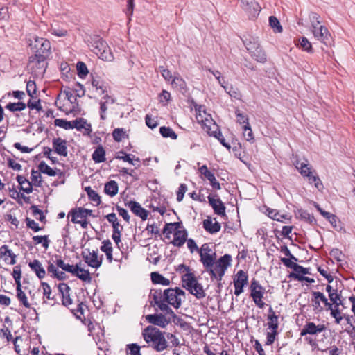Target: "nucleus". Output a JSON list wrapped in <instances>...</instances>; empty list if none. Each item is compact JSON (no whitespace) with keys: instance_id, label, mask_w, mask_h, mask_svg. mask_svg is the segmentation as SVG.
<instances>
[{"instance_id":"1","label":"nucleus","mask_w":355,"mask_h":355,"mask_svg":"<svg viewBox=\"0 0 355 355\" xmlns=\"http://www.w3.org/2000/svg\"><path fill=\"white\" fill-rule=\"evenodd\" d=\"M184 295V291L178 287L167 288L163 291L161 289H152L150 293V297L154 301L153 306H157L160 311L173 318L176 317V315L170 306L179 309Z\"/></svg>"},{"instance_id":"2","label":"nucleus","mask_w":355,"mask_h":355,"mask_svg":"<svg viewBox=\"0 0 355 355\" xmlns=\"http://www.w3.org/2000/svg\"><path fill=\"white\" fill-rule=\"evenodd\" d=\"M142 336L148 346L157 352H163L168 347L164 332L153 326L146 327L142 331Z\"/></svg>"},{"instance_id":"3","label":"nucleus","mask_w":355,"mask_h":355,"mask_svg":"<svg viewBox=\"0 0 355 355\" xmlns=\"http://www.w3.org/2000/svg\"><path fill=\"white\" fill-rule=\"evenodd\" d=\"M26 44L33 55L49 57L52 53L51 42L32 33L26 34Z\"/></svg>"},{"instance_id":"4","label":"nucleus","mask_w":355,"mask_h":355,"mask_svg":"<svg viewBox=\"0 0 355 355\" xmlns=\"http://www.w3.org/2000/svg\"><path fill=\"white\" fill-rule=\"evenodd\" d=\"M195 110L196 112V120L202 128L209 135H216L215 134L219 128L213 120L211 116L206 112L202 105L196 106Z\"/></svg>"},{"instance_id":"5","label":"nucleus","mask_w":355,"mask_h":355,"mask_svg":"<svg viewBox=\"0 0 355 355\" xmlns=\"http://www.w3.org/2000/svg\"><path fill=\"white\" fill-rule=\"evenodd\" d=\"M88 46L99 58L103 60L112 61L114 58L107 43L98 36L90 37L87 40Z\"/></svg>"},{"instance_id":"6","label":"nucleus","mask_w":355,"mask_h":355,"mask_svg":"<svg viewBox=\"0 0 355 355\" xmlns=\"http://www.w3.org/2000/svg\"><path fill=\"white\" fill-rule=\"evenodd\" d=\"M232 257L230 254H225L220 257L217 261H214V264L210 268H205L211 277V279L221 281L227 268L230 266Z\"/></svg>"},{"instance_id":"7","label":"nucleus","mask_w":355,"mask_h":355,"mask_svg":"<svg viewBox=\"0 0 355 355\" xmlns=\"http://www.w3.org/2000/svg\"><path fill=\"white\" fill-rule=\"evenodd\" d=\"M182 286L191 295H193L198 299H202L205 297V292L202 286L200 284L194 274L187 272L182 277Z\"/></svg>"},{"instance_id":"8","label":"nucleus","mask_w":355,"mask_h":355,"mask_svg":"<svg viewBox=\"0 0 355 355\" xmlns=\"http://www.w3.org/2000/svg\"><path fill=\"white\" fill-rule=\"evenodd\" d=\"M243 44L250 55L256 61L260 63H265L267 60V56L261 48L258 37H249L243 40Z\"/></svg>"},{"instance_id":"9","label":"nucleus","mask_w":355,"mask_h":355,"mask_svg":"<svg viewBox=\"0 0 355 355\" xmlns=\"http://www.w3.org/2000/svg\"><path fill=\"white\" fill-rule=\"evenodd\" d=\"M48 56L32 55L28 58V69L37 77H42L47 67Z\"/></svg>"},{"instance_id":"10","label":"nucleus","mask_w":355,"mask_h":355,"mask_svg":"<svg viewBox=\"0 0 355 355\" xmlns=\"http://www.w3.org/2000/svg\"><path fill=\"white\" fill-rule=\"evenodd\" d=\"M92 210L78 207L72 209L69 215L71 216V222L73 223L80 224L83 229H87L89 225L87 218L89 216H92Z\"/></svg>"},{"instance_id":"11","label":"nucleus","mask_w":355,"mask_h":355,"mask_svg":"<svg viewBox=\"0 0 355 355\" xmlns=\"http://www.w3.org/2000/svg\"><path fill=\"white\" fill-rule=\"evenodd\" d=\"M252 297L254 304L260 309H262L265 306V303L263 301L265 288L261 286L258 281L253 279L251 282L250 287Z\"/></svg>"},{"instance_id":"12","label":"nucleus","mask_w":355,"mask_h":355,"mask_svg":"<svg viewBox=\"0 0 355 355\" xmlns=\"http://www.w3.org/2000/svg\"><path fill=\"white\" fill-rule=\"evenodd\" d=\"M200 261L203 267L210 268L214 264L216 254L214 252L208 243H204L199 250Z\"/></svg>"},{"instance_id":"13","label":"nucleus","mask_w":355,"mask_h":355,"mask_svg":"<svg viewBox=\"0 0 355 355\" xmlns=\"http://www.w3.org/2000/svg\"><path fill=\"white\" fill-rule=\"evenodd\" d=\"M26 92L30 97L27 102V106L31 110H39L40 108V99L38 98L37 87L34 81L30 80L27 83Z\"/></svg>"},{"instance_id":"14","label":"nucleus","mask_w":355,"mask_h":355,"mask_svg":"<svg viewBox=\"0 0 355 355\" xmlns=\"http://www.w3.org/2000/svg\"><path fill=\"white\" fill-rule=\"evenodd\" d=\"M312 295L311 305L315 312L320 313L323 311L324 308L321 306V302L323 303L326 310L331 308V303L328 302L327 298L322 293L313 291Z\"/></svg>"},{"instance_id":"15","label":"nucleus","mask_w":355,"mask_h":355,"mask_svg":"<svg viewBox=\"0 0 355 355\" xmlns=\"http://www.w3.org/2000/svg\"><path fill=\"white\" fill-rule=\"evenodd\" d=\"M312 32L314 37L321 42L328 45L331 42V35L328 29L324 26H318L314 21L312 22Z\"/></svg>"},{"instance_id":"16","label":"nucleus","mask_w":355,"mask_h":355,"mask_svg":"<svg viewBox=\"0 0 355 355\" xmlns=\"http://www.w3.org/2000/svg\"><path fill=\"white\" fill-rule=\"evenodd\" d=\"M82 256L87 265L94 268H98L102 263L101 258L98 256V251H90L89 249H85L82 252Z\"/></svg>"},{"instance_id":"17","label":"nucleus","mask_w":355,"mask_h":355,"mask_svg":"<svg viewBox=\"0 0 355 355\" xmlns=\"http://www.w3.org/2000/svg\"><path fill=\"white\" fill-rule=\"evenodd\" d=\"M54 124L55 126L62 128L65 130L76 128L77 130H80L81 129L85 128L86 122L82 119H76L72 121H67L62 119H56L54 121Z\"/></svg>"},{"instance_id":"18","label":"nucleus","mask_w":355,"mask_h":355,"mask_svg":"<svg viewBox=\"0 0 355 355\" xmlns=\"http://www.w3.org/2000/svg\"><path fill=\"white\" fill-rule=\"evenodd\" d=\"M241 8L252 17H256L261 11L259 3L255 0H240Z\"/></svg>"},{"instance_id":"19","label":"nucleus","mask_w":355,"mask_h":355,"mask_svg":"<svg viewBox=\"0 0 355 355\" xmlns=\"http://www.w3.org/2000/svg\"><path fill=\"white\" fill-rule=\"evenodd\" d=\"M248 277L245 272L240 270L234 279V294L239 296L243 291V287L248 283Z\"/></svg>"},{"instance_id":"20","label":"nucleus","mask_w":355,"mask_h":355,"mask_svg":"<svg viewBox=\"0 0 355 355\" xmlns=\"http://www.w3.org/2000/svg\"><path fill=\"white\" fill-rule=\"evenodd\" d=\"M326 329V327L324 324H318L316 325L313 322H307L302 329L300 332V336H303L306 334L311 335H316L320 333H322Z\"/></svg>"},{"instance_id":"21","label":"nucleus","mask_w":355,"mask_h":355,"mask_svg":"<svg viewBox=\"0 0 355 355\" xmlns=\"http://www.w3.org/2000/svg\"><path fill=\"white\" fill-rule=\"evenodd\" d=\"M125 205L134 213L137 216L141 218L143 220L147 219L148 212L145 209L141 207L140 204L136 201H129L125 203Z\"/></svg>"},{"instance_id":"22","label":"nucleus","mask_w":355,"mask_h":355,"mask_svg":"<svg viewBox=\"0 0 355 355\" xmlns=\"http://www.w3.org/2000/svg\"><path fill=\"white\" fill-rule=\"evenodd\" d=\"M53 149L58 155L63 157L67 155V141L60 137L53 138L52 140Z\"/></svg>"},{"instance_id":"23","label":"nucleus","mask_w":355,"mask_h":355,"mask_svg":"<svg viewBox=\"0 0 355 355\" xmlns=\"http://www.w3.org/2000/svg\"><path fill=\"white\" fill-rule=\"evenodd\" d=\"M208 200L215 214L218 216L225 215V207L220 199L209 196Z\"/></svg>"},{"instance_id":"24","label":"nucleus","mask_w":355,"mask_h":355,"mask_svg":"<svg viewBox=\"0 0 355 355\" xmlns=\"http://www.w3.org/2000/svg\"><path fill=\"white\" fill-rule=\"evenodd\" d=\"M200 173L203 175L210 182L211 187L217 190L220 189V183L215 178L214 173H212L207 168L206 165L202 166L199 168Z\"/></svg>"},{"instance_id":"25","label":"nucleus","mask_w":355,"mask_h":355,"mask_svg":"<svg viewBox=\"0 0 355 355\" xmlns=\"http://www.w3.org/2000/svg\"><path fill=\"white\" fill-rule=\"evenodd\" d=\"M146 319L150 324L157 325L161 327H165L168 324V321L162 314L148 315H147Z\"/></svg>"},{"instance_id":"26","label":"nucleus","mask_w":355,"mask_h":355,"mask_svg":"<svg viewBox=\"0 0 355 355\" xmlns=\"http://www.w3.org/2000/svg\"><path fill=\"white\" fill-rule=\"evenodd\" d=\"M115 103V100L106 94L100 102V114L101 119L105 120L106 119L105 112L108 109V105H113Z\"/></svg>"},{"instance_id":"27","label":"nucleus","mask_w":355,"mask_h":355,"mask_svg":"<svg viewBox=\"0 0 355 355\" xmlns=\"http://www.w3.org/2000/svg\"><path fill=\"white\" fill-rule=\"evenodd\" d=\"M187 232L186 230H180L174 232L172 243L175 246L181 247L184 245L187 238Z\"/></svg>"},{"instance_id":"28","label":"nucleus","mask_w":355,"mask_h":355,"mask_svg":"<svg viewBox=\"0 0 355 355\" xmlns=\"http://www.w3.org/2000/svg\"><path fill=\"white\" fill-rule=\"evenodd\" d=\"M203 227L211 234H215L220 230V224L214 219V222L211 219H205L203 221Z\"/></svg>"},{"instance_id":"29","label":"nucleus","mask_w":355,"mask_h":355,"mask_svg":"<svg viewBox=\"0 0 355 355\" xmlns=\"http://www.w3.org/2000/svg\"><path fill=\"white\" fill-rule=\"evenodd\" d=\"M13 278L17 284V297L19 301H22V290L21 284V268L20 266H15L12 272Z\"/></svg>"},{"instance_id":"30","label":"nucleus","mask_w":355,"mask_h":355,"mask_svg":"<svg viewBox=\"0 0 355 355\" xmlns=\"http://www.w3.org/2000/svg\"><path fill=\"white\" fill-rule=\"evenodd\" d=\"M295 168L300 172L302 176L304 177L305 175H308L309 173L312 171L311 167L310 166L309 162L307 159H305L304 162H300L299 160H296L294 163Z\"/></svg>"},{"instance_id":"31","label":"nucleus","mask_w":355,"mask_h":355,"mask_svg":"<svg viewBox=\"0 0 355 355\" xmlns=\"http://www.w3.org/2000/svg\"><path fill=\"white\" fill-rule=\"evenodd\" d=\"M268 327L270 331H277L279 327L278 316L271 307L269 309V314L268 315Z\"/></svg>"},{"instance_id":"32","label":"nucleus","mask_w":355,"mask_h":355,"mask_svg":"<svg viewBox=\"0 0 355 355\" xmlns=\"http://www.w3.org/2000/svg\"><path fill=\"white\" fill-rule=\"evenodd\" d=\"M304 178H306L310 184L313 183L318 190L320 191L323 189L322 182L317 175L315 171L312 170L308 175H305Z\"/></svg>"},{"instance_id":"33","label":"nucleus","mask_w":355,"mask_h":355,"mask_svg":"<svg viewBox=\"0 0 355 355\" xmlns=\"http://www.w3.org/2000/svg\"><path fill=\"white\" fill-rule=\"evenodd\" d=\"M93 161L95 163L104 162L105 159V150L102 146H98L92 155Z\"/></svg>"},{"instance_id":"34","label":"nucleus","mask_w":355,"mask_h":355,"mask_svg":"<svg viewBox=\"0 0 355 355\" xmlns=\"http://www.w3.org/2000/svg\"><path fill=\"white\" fill-rule=\"evenodd\" d=\"M315 207L320 214L331 223L333 227L337 228L338 218L336 215L323 210L318 205H316Z\"/></svg>"},{"instance_id":"35","label":"nucleus","mask_w":355,"mask_h":355,"mask_svg":"<svg viewBox=\"0 0 355 355\" xmlns=\"http://www.w3.org/2000/svg\"><path fill=\"white\" fill-rule=\"evenodd\" d=\"M268 216L277 221H279L282 223H287L291 220V216L286 214H280L277 210H270L268 211Z\"/></svg>"},{"instance_id":"36","label":"nucleus","mask_w":355,"mask_h":355,"mask_svg":"<svg viewBox=\"0 0 355 355\" xmlns=\"http://www.w3.org/2000/svg\"><path fill=\"white\" fill-rule=\"evenodd\" d=\"M38 169L40 173L48 175L49 176H55L60 173L58 169H53L48 166L44 162H41L38 165Z\"/></svg>"},{"instance_id":"37","label":"nucleus","mask_w":355,"mask_h":355,"mask_svg":"<svg viewBox=\"0 0 355 355\" xmlns=\"http://www.w3.org/2000/svg\"><path fill=\"white\" fill-rule=\"evenodd\" d=\"M0 254L1 257H4L5 261L10 264L15 263V255L8 248L6 245H3L0 248Z\"/></svg>"},{"instance_id":"38","label":"nucleus","mask_w":355,"mask_h":355,"mask_svg":"<svg viewBox=\"0 0 355 355\" xmlns=\"http://www.w3.org/2000/svg\"><path fill=\"white\" fill-rule=\"evenodd\" d=\"M118 184L114 180H110L105 184L104 191L110 197L116 196L118 193Z\"/></svg>"},{"instance_id":"39","label":"nucleus","mask_w":355,"mask_h":355,"mask_svg":"<svg viewBox=\"0 0 355 355\" xmlns=\"http://www.w3.org/2000/svg\"><path fill=\"white\" fill-rule=\"evenodd\" d=\"M152 282L155 284H161L162 286H168L170 280L157 272H153L150 274Z\"/></svg>"},{"instance_id":"40","label":"nucleus","mask_w":355,"mask_h":355,"mask_svg":"<svg viewBox=\"0 0 355 355\" xmlns=\"http://www.w3.org/2000/svg\"><path fill=\"white\" fill-rule=\"evenodd\" d=\"M31 268L36 273L37 276L40 279H42L45 277L46 272L44 268L42 266L40 262L37 260H34L29 263Z\"/></svg>"},{"instance_id":"41","label":"nucleus","mask_w":355,"mask_h":355,"mask_svg":"<svg viewBox=\"0 0 355 355\" xmlns=\"http://www.w3.org/2000/svg\"><path fill=\"white\" fill-rule=\"evenodd\" d=\"M171 85L173 87L178 89L180 91L184 90L187 87L186 82L180 76H174L171 82Z\"/></svg>"},{"instance_id":"42","label":"nucleus","mask_w":355,"mask_h":355,"mask_svg":"<svg viewBox=\"0 0 355 355\" xmlns=\"http://www.w3.org/2000/svg\"><path fill=\"white\" fill-rule=\"evenodd\" d=\"M73 275H76L83 282H86L89 283L92 280L90 274L88 270L79 268L78 266L76 268V272L73 273Z\"/></svg>"},{"instance_id":"43","label":"nucleus","mask_w":355,"mask_h":355,"mask_svg":"<svg viewBox=\"0 0 355 355\" xmlns=\"http://www.w3.org/2000/svg\"><path fill=\"white\" fill-rule=\"evenodd\" d=\"M33 240L34 241L35 245L42 244L45 250L49 248L50 241L49 239V236H34L33 237Z\"/></svg>"},{"instance_id":"44","label":"nucleus","mask_w":355,"mask_h":355,"mask_svg":"<svg viewBox=\"0 0 355 355\" xmlns=\"http://www.w3.org/2000/svg\"><path fill=\"white\" fill-rule=\"evenodd\" d=\"M49 31L53 35L57 37H64L67 35L66 29L59 27L57 24H51Z\"/></svg>"},{"instance_id":"45","label":"nucleus","mask_w":355,"mask_h":355,"mask_svg":"<svg viewBox=\"0 0 355 355\" xmlns=\"http://www.w3.org/2000/svg\"><path fill=\"white\" fill-rule=\"evenodd\" d=\"M92 86L98 95H102L106 92L105 85L97 79L92 80Z\"/></svg>"},{"instance_id":"46","label":"nucleus","mask_w":355,"mask_h":355,"mask_svg":"<svg viewBox=\"0 0 355 355\" xmlns=\"http://www.w3.org/2000/svg\"><path fill=\"white\" fill-rule=\"evenodd\" d=\"M159 132L164 137H170L173 139H176L178 137L176 133L169 127H161L159 128Z\"/></svg>"},{"instance_id":"47","label":"nucleus","mask_w":355,"mask_h":355,"mask_svg":"<svg viewBox=\"0 0 355 355\" xmlns=\"http://www.w3.org/2000/svg\"><path fill=\"white\" fill-rule=\"evenodd\" d=\"M85 191L90 200L96 203V205L100 204L101 198L94 190H93L90 187H88L85 188Z\"/></svg>"},{"instance_id":"48","label":"nucleus","mask_w":355,"mask_h":355,"mask_svg":"<svg viewBox=\"0 0 355 355\" xmlns=\"http://www.w3.org/2000/svg\"><path fill=\"white\" fill-rule=\"evenodd\" d=\"M329 297L331 302L330 303L333 304L334 306H339L340 304H342L340 294L338 293V290L335 291L332 293H330V295H329Z\"/></svg>"},{"instance_id":"49","label":"nucleus","mask_w":355,"mask_h":355,"mask_svg":"<svg viewBox=\"0 0 355 355\" xmlns=\"http://www.w3.org/2000/svg\"><path fill=\"white\" fill-rule=\"evenodd\" d=\"M339 306H334L333 304H331V308L327 309V311H331V315L335 319V321L337 324H340L343 317L341 316V313L338 310Z\"/></svg>"},{"instance_id":"50","label":"nucleus","mask_w":355,"mask_h":355,"mask_svg":"<svg viewBox=\"0 0 355 355\" xmlns=\"http://www.w3.org/2000/svg\"><path fill=\"white\" fill-rule=\"evenodd\" d=\"M269 24L275 32L281 33L282 31V26L276 17L270 16L269 17Z\"/></svg>"},{"instance_id":"51","label":"nucleus","mask_w":355,"mask_h":355,"mask_svg":"<svg viewBox=\"0 0 355 355\" xmlns=\"http://www.w3.org/2000/svg\"><path fill=\"white\" fill-rule=\"evenodd\" d=\"M300 46L304 51L308 53H313L312 45L307 38L302 37L300 40Z\"/></svg>"},{"instance_id":"52","label":"nucleus","mask_w":355,"mask_h":355,"mask_svg":"<svg viewBox=\"0 0 355 355\" xmlns=\"http://www.w3.org/2000/svg\"><path fill=\"white\" fill-rule=\"evenodd\" d=\"M243 137L248 141L254 140L252 130L250 126V124L245 125L243 127Z\"/></svg>"},{"instance_id":"53","label":"nucleus","mask_w":355,"mask_h":355,"mask_svg":"<svg viewBox=\"0 0 355 355\" xmlns=\"http://www.w3.org/2000/svg\"><path fill=\"white\" fill-rule=\"evenodd\" d=\"M78 74L80 78H83L88 73V69L84 62H79L77 63Z\"/></svg>"},{"instance_id":"54","label":"nucleus","mask_w":355,"mask_h":355,"mask_svg":"<svg viewBox=\"0 0 355 355\" xmlns=\"http://www.w3.org/2000/svg\"><path fill=\"white\" fill-rule=\"evenodd\" d=\"M31 209L32 211L33 216L37 220L43 221L45 219V216L43 212L39 209L36 206H31Z\"/></svg>"},{"instance_id":"55","label":"nucleus","mask_w":355,"mask_h":355,"mask_svg":"<svg viewBox=\"0 0 355 355\" xmlns=\"http://www.w3.org/2000/svg\"><path fill=\"white\" fill-rule=\"evenodd\" d=\"M125 134L123 128H116L112 132V136L115 141H121L124 138Z\"/></svg>"},{"instance_id":"56","label":"nucleus","mask_w":355,"mask_h":355,"mask_svg":"<svg viewBox=\"0 0 355 355\" xmlns=\"http://www.w3.org/2000/svg\"><path fill=\"white\" fill-rule=\"evenodd\" d=\"M187 191V187L185 184H181L178 188V191L177 192V200L178 202H181L183 198L184 193Z\"/></svg>"},{"instance_id":"57","label":"nucleus","mask_w":355,"mask_h":355,"mask_svg":"<svg viewBox=\"0 0 355 355\" xmlns=\"http://www.w3.org/2000/svg\"><path fill=\"white\" fill-rule=\"evenodd\" d=\"M26 225L28 228L33 230L34 232H38L42 228L39 226L34 220L30 219L29 218H26Z\"/></svg>"},{"instance_id":"58","label":"nucleus","mask_w":355,"mask_h":355,"mask_svg":"<svg viewBox=\"0 0 355 355\" xmlns=\"http://www.w3.org/2000/svg\"><path fill=\"white\" fill-rule=\"evenodd\" d=\"M159 69L160 73H161L162 77L164 78V80L166 81L171 82L173 77L171 71L168 69H165L162 66L159 67Z\"/></svg>"},{"instance_id":"59","label":"nucleus","mask_w":355,"mask_h":355,"mask_svg":"<svg viewBox=\"0 0 355 355\" xmlns=\"http://www.w3.org/2000/svg\"><path fill=\"white\" fill-rule=\"evenodd\" d=\"M128 349L130 350V355H141L140 353V346H139L137 344L132 343L128 345L127 346Z\"/></svg>"},{"instance_id":"60","label":"nucleus","mask_w":355,"mask_h":355,"mask_svg":"<svg viewBox=\"0 0 355 355\" xmlns=\"http://www.w3.org/2000/svg\"><path fill=\"white\" fill-rule=\"evenodd\" d=\"M42 289H43V294L44 297H46L48 300H53V298L51 297V289L50 286L45 282L42 283Z\"/></svg>"},{"instance_id":"61","label":"nucleus","mask_w":355,"mask_h":355,"mask_svg":"<svg viewBox=\"0 0 355 355\" xmlns=\"http://www.w3.org/2000/svg\"><path fill=\"white\" fill-rule=\"evenodd\" d=\"M6 107L11 112L20 111L22 110V103H10Z\"/></svg>"},{"instance_id":"62","label":"nucleus","mask_w":355,"mask_h":355,"mask_svg":"<svg viewBox=\"0 0 355 355\" xmlns=\"http://www.w3.org/2000/svg\"><path fill=\"white\" fill-rule=\"evenodd\" d=\"M149 207L152 209L153 211L159 212L161 215H164L166 211V208L165 206L155 205L153 201L150 202Z\"/></svg>"},{"instance_id":"63","label":"nucleus","mask_w":355,"mask_h":355,"mask_svg":"<svg viewBox=\"0 0 355 355\" xmlns=\"http://www.w3.org/2000/svg\"><path fill=\"white\" fill-rule=\"evenodd\" d=\"M292 259L288 258H282L281 261L288 268L293 269L294 271L296 270V266H297L298 264L295 263V262L292 261Z\"/></svg>"},{"instance_id":"64","label":"nucleus","mask_w":355,"mask_h":355,"mask_svg":"<svg viewBox=\"0 0 355 355\" xmlns=\"http://www.w3.org/2000/svg\"><path fill=\"white\" fill-rule=\"evenodd\" d=\"M236 116L237 117V121L240 124H244V125L249 124L248 117L241 113L239 110L236 112Z\"/></svg>"}]
</instances>
